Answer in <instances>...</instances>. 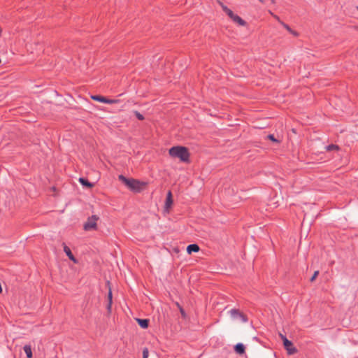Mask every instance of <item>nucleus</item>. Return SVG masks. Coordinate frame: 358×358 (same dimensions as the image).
I'll return each mask as SVG.
<instances>
[{
  "mask_svg": "<svg viewBox=\"0 0 358 358\" xmlns=\"http://www.w3.org/2000/svg\"><path fill=\"white\" fill-rule=\"evenodd\" d=\"M169 153L170 156L175 158H178L181 162H189V152L186 147L184 146H173L169 149Z\"/></svg>",
  "mask_w": 358,
  "mask_h": 358,
  "instance_id": "obj_1",
  "label": "nucleus"
},
{
  "mask_svg": "<svg viewBox=\"0 0 358 358\" xmlns=\"http://www.w3.org/2000/svg\"><path fill=\"white\" fill-rule=\"evenodd\" d=\"M119 180L134 192H140L146 183L133 178H127L123 175L118 176Z\"/></svg>",
  "mask_w": 358,
  "mask_h": 358,
  "instance_id": "obj_2",
  "label": "nucleus"
},
{
  "mask_svg": "<svg viewBox=\"0 0 358 358\" xmlns=\"http://www.w3.org/2000/svg\"><path fill=\"white\" fill-rule=\"evenodd\" d=\"M99 220L97 215H92L88 217L87 222L84 224L83 228L85 231L96 229V222Z\"/></svg>",
  "mask_w": 358,
  "mask_h": 358,
  "instance_id": "obj_3",
  "label": "nucleus"
},
{
  "mask_svg": "<svg viewBox=\"0 0 358 358\" xmlns=\"http://www.w3.org/2000/svg\"><path fill=\"white\" fill-rule=\"evenodd\" d=\"M92 99L94 101H97L101 103H109V104L117 103L119 101V100H117V99H107L104 96H99V95L92 96Z\"/></svg>",
  "mask_w": 358,
  "mask_h": 358,
  "instance_id": "obj_4",
  "label": "nucleus"
},
{
  "mask_svg": "<svg viewBox=\"0 0 358 358\" xmlns=\"http://www.w3.org/2000/svg\"><path fill=\"white\" fill-rule=\"evenodd\" d=\"M283 345L288 355H294L297 352V349L294 346L292 341L286 340Z\"/></svg>",
  "mask_w": 358,
  "mask_h": 358,
  "instance_id": "obj_5",
  "label": "nucleus"
},
{
  "mask_svg": "<svg viewBox=\"0 0 358 358\" xmlns=\"http://www.w3.org/2000/svg\"><path fill=\"white\" fill-rule=\"evenodd\" d=\"M230 314H231V316L233 317V318H237V317H240L241 320L243 322H248V317L247 316L243 314V313L240 312L239 310L238 309H231L230 311H229Z\"/></svg>",
  "mask_w": 358,
  "mask_h": 358,
  "instance_id": "obj_6",
  "label": "nucleus"
},
{
  "mask_svg": "<svg viewBox=\"0 0 358 358\" xmlns=\"http://www.w3.org/2000/svg\"><path fill=\"white\" fill-rule=\"evenodd\" d=\"M63 248H64V252L66 253V255L68 256L69 259H71L74 263H77L78 260L76 259L73 253L71 252L70 248L64 243H62Z\"/></svg>",
  "mask_w": 358,
  "mask_h": 358,
  "instance_id": "obj_7",
  "label": "nucleus"
},
{
  "mask_svg": "<svg viewBox=\"0 0 358 358\" xmlns=\"http://www.w3.org/2000/svg\"><path fill=\"white\" fill-rule=\"evenodd\" d=\"M200 250L199 246L197 244H190L187 248V252L188 254H192V252H197Z\"/></svg>",
  "mask_w": 358,
  "mask_h": 358,
  "instance_id": "obj_8",
  "label": "nucleus"
},
{
  "mask_svg": "<svg viewBox=\"0 0 358 358\" xmlns=\"http://www.w3.org/2000/svg\"><path fill=\"white\" fill-rule=\"evenodd\" d=\"M112 299H113V294H112L111 289H110V287H109V292L108 294V304L106 306L108 313H111V306H112V303H113Z\"/></svg>",
  "mask_w": 358,
  "mask_h": 358,
  "instance_id": "obj_9",
  "label": "nucleus"
},
{
  "mask_svg": "<svg viewBox=\"0 0 358 358\" xmlns=\"http://www.w3.org/2000/svg\"><path fill=\"white\" fill-rule=\"evenodd\" d=\"M79 182L83 186L86 187L87 188H92L94 187V184L90 182L87 179L85 178H80Z\"/></svg>",
  "mask_w": 358,
  "mask_h": 358,
  "instance_id": "obj_10",
  "label": "nucleus"
},
{
  "mask_svg": "<svg viewBox=\"0 0 358 358\" xmlns=\"http://www.w3.org/2000/svg\"><path fill=\"white\" fill-rule=\"evenodd\" d=\"M234 350L237 354L242 355L245 352V348L243 344L238 343L235 345Z\"/></svg>",
  "mask_w": 358,
  "mask_h": 358,
  "instance_id": "obj_11",
  "label": "nucleus"
},
{
  "mask_svg": "<svg viewBox=\"0 0 358 358\" xmlns=\"http://www.w3.org/2000/svg\"><path fill=\"white\" fill-rule=\"evenodd\" d=\"M234 22L237 23L238 24L241 25V26H245L246 25V22L243 20L241 17H239L238 15H235L234 18L231 19Z\"/></svg>",
  "mask_w": 358,
  "mask_h": 358,
  "instance_id": "obj_12",
  "label": "nucleus"
},
{
  "mask_svg": "<svg viewBox=\"0 0 358 358\" xmlns=\"http://www.w3.org/2000/svg\"><path fill=\"white\" fill-rule=\"evenodd\" d=\"M173 203V199H172V194H171V191H169L168 194H167V196H166V203H165V207L166 208H169L171 207V206L172 205Z\"/></svg>",
  "mask_w": 358,
  "mask_h": 358,
  "instance_id": "obj_13",
  "label": "nucleus"
},
{
  "mask_svg": "<svg viewBox=\"0 0 358 358\" xmlns=\"http://www.w3.org/2000/svg\"><path fill=\"white\" fill-rule=\"evenodd\" d=\"M137 322L139 326L143 329H146L149 325V320L147 319H137Z\"/></svg>",
  "mask_w": 358,
  "mask_h": 358,
  "instance_id": "obj_14",
  "label": "nucleus"
},
{
  "mask_svg": "<svg viewBox=\"0 0 358 358\" xmlns=\"http://www.w3.org/2000/svg\"><path fill=\"white\" fill-rule=\"evenodd\" d=\"M23 349H24V352L27 355V358H32L33 357V354H32L31 348L30 345H24Z\"/></svg>",
  "mask_w": 358,
  "mask_h": 358,
  "instance_id": "obj_15",
  "label": "nucleus"
},
{
  "mask_svg": "<svg viewBox=\"0 0 358 358\" xmlns=\"http://www.w3.org/2000/svg\"><path fill=\"white\" fill-rule=\"evenodd\" d=\"M224 12H225V13H226V14H227V15H228L231 19L234 18V15H236V14H234V13H233V11H232L231 9H229L228 7H225V8H224Z\"/></svg>",
  "mask_w": 358,
  "mask_h": 358,
  "instance_id": "obj_16",
  "label": "nucleus"
},
{
  "mask_svg": "<svg viewBox=\"0 0 358 358\" xmlns=\"http://www.w3.org/2000/svg\"><path fill=\"white\" fill-rule=\"evenodd\" d=\"M326 150L327 151L338 150H339V147L337 145L331 144V145H327L326 147Z\"/></svg>",
  "mask_w": 358,
  "mask_h": 358,
  "instance_id": "obj_17",
  "label": "nucleus"
},
{
  "mask_svg": "<svg viewBox=\"0 0 358 358\" xmlns=\"http://www.w3.org/2000/svg\"><path fill=\"white\" fill-rule=\"evenodd\" d=\"M177 307L179 308L180 313H181V315L183 318L186 317V313L183 309V308L179 304V303H176Z\"/></svg>",
  "mask_w": 358,
  "mask_h": 358,
  "instance_id": "obj_18",
  "label": "nucleus"
},
{
  "mask_svg": "<svg viewBox=\"0 0 358 358\" xmlns=\"http://www.w3.org/2000/svg\"><path fill=\"white\" fill-rule=\"evenodd\" d=\"M134 114L138 120H144V116L142 114H141L138 111H134Z\"/></svg>",
  "mask_w": 358,
  "mask_h": 358,
  "instance_id": "obj_19",
  "label": "nucleus"
},
{
  "mask_svg": "<svg viewBox=\"0 0 358 358\" xmlns=\"http://www.w3.org/2000/svg\"><path fill=\"white\" fill-rule=\"evenodd\" d=\"M149 355V351L147 348H145L143 350V358H148Z\"/></svg>",
  "mask_w": 358,
  "mask_h": 358,
  "instance_id": "obj_20",
  "label": "nucleus"
},
{
  "mask_svg": "<svg viewBox=\"0 0 358 358\" xmlns=\"http://www.w3.org/2000/svg\"><path fill=\"white\" fill-rule=\"evenodd\" d=\"M267 138L272 141L273 142L278 143L279 141L275 138L274 135L269 134L267 136Z\"/></svg>",
  "mask_w": 358,
  "mask_h": 358,
  "instance_id": "obj_21",
  "label": "nucleus"
},
{
  "mask_svg": "<svg viewBox=\"0 0 358 358\" xmlns=\"http://www.w3.org/2000/svg\"><path fill=\"white\" fill-rule=\"evenodd\" d=\"M280 24L285 28L289 32L291 31V27L287 24L286 23H285L284 22H280Z\"/></svg>",
  "mask_w": 358,
  "mask_h": 358,
  "instance_id": "obj_22",
  "label": "nucleus"
},
{
  "mask_svg": "<svg viewBox=\"0 0 358 358\" xmlns=\"http://www.w3.org/2000/svg\"><path fill=\"white\" fill-rule=\"evenodd\" d=\"M318 274H319V271H315L313 276L310 278V281L313 282L315 280V278L317 277Z\"/></svg>",
  "mask_w": 358,
  "mask_h": 358,
  "instance_id": "obj_23",
  "label": "nucleus"
},
{
  "mask_svg": "<svg viewBox=\"0 0 358 358\" xmlns=\"http://www.w3.org/2000/svg\"><path fill=\"white\" fill-rule=\"evenodd\" d=\"M289 33H290L291 34H292L293 36H296V37H297V36H299V34L297 31H294V30H293V29H291V31H289Z\"/></svg>",
  "mask_w": 358,
  "mask_h": 358,
  "instance_id": "obj_24",
  "label": "nucleus"
},
{
  "mask_svg": "<svg viewBox=\"0 0 358 358\" xmlns=\"http://www.w3.org/2000/svg\"><path fill=\"white\" fill-rule=\"evenodd\" d=\"M217 3L218 4L221 6V8H222V10H224V8L225 7H227V6H225L222 1H217Z\"/></svg>",
  "mask_w": 358,
  "mask_h": 358,
  "instance_id": "obj_25",
  "label": "nucleus"
},
{
  "mask_svg": "<svg viewBox=\"0 0 358 358\" xmlns=\"http://www.w3.org/2000/svg\"><path fill=\"white\" fill-rule=\"evenodd\" d=\"M273 17H274L276 20H278V22L280 24V22H282V21L280 19V17H279L278 15H273Z\"/></svg>",
  "mask_w": 358,
  "mask_h": 358,
  "instance_id": "obj_26",
  "label": "nucleus"
},
{
  "mask_svg": "<svg viewBox=\"0 0 358 358\" xmlns=\"http://www.w3.org/2000/svg\"><path fill=\"white\" fill-rule=\"evenodd\" d=\"M281 339H282V341H283V344L285 343V341L286 340H288L285 336H284Z\"/></svg>",
  "mask_w": 358,
  "mask_h": 358,
  "instance_id": "obj_27",
  "label": "nucleus"
},
{
  "mask_svg": "<svg viewBox=\"0 0 358 358\" xmlns=\"http://www.w3.org/2000/svg\"><path fill=\"white\" fill-rule=\"evenodd\" d=\"M279 336H280V337L281 338L284 336V335H283V334H279Z\"/></svg>",
  "mask_w": 358,
  "mask_h": 358,
  "instance_id": "obj_28",
  "label": "nucleus"
},
{
  "mask_svg": "<svg viewBox=\"0 0 358 358\" xmlns=\"http://www.w3.org/2000/svg\"><path fill=\"white\" fill-rule=\"evenodd\" d=\"M273 3H275V0H271Z\"/></svg>",
  "mask_w": 358,
  "mask_h": 358,
  "instance_id": "obj_29",
  "label": "nucleus"
},
{
  "mask_svg": "<svg viewBox=\"0 0 358 358\" xmlns=\"http://www.w3.org/2000/svg\"><path fill=\"white\" fill-rule=\"evenodd\" d=\"M357 10H358V7H357Z\"/></svg>",
  "mask_w": 358,
  "mask_h": 358,
  "instance_id": "obj_30",
  "label": "nucleus"
}]
</instances>
